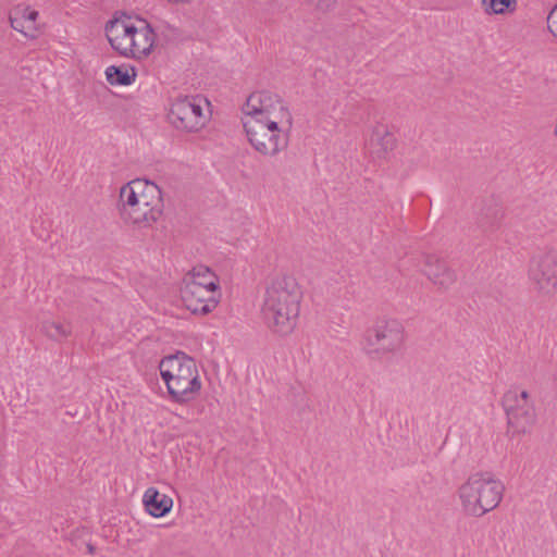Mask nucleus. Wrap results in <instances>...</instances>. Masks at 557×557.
I'll use <instances>...</instances> for the list:
<instances>
[{
    "instance_id": "nucleus-9",
    "label": "nucleus",
    "mask_w": 557,
    "mask_h": 557,
    "mask_svg": "<svg viewBox=\"0 0 557 557\" xmlns=\"http://www.w3.org/2000/svg\"><path fill=\"white\" fill-rule=\"evenodd\" d=\"M529 278L534 290L544 297H552L557 292V249L544 246L530 259Z\"/></svg>"
},
{
    "instance_id": "nucleus-22",
    "label": "nucleus",
    "mask_w": 557,
    "mask_h": 557,
    "mask_svg": "<svg viewBox=\"0 0 557 557\" xmlns=\"http://www.w3.org/2000/svg\"><path fill=\"white\" fill-rule=\"evenodd\" d=\"M547 28L557 38V4L553 7L547 15Z\"/></svg>"
},
{
    "instance_id": "nucleus-6",
    "label": "nucleus",
    "mask_w": 557,
    "mask_h": 557,
    "mask_svg": "<svg viewBox=\"0 0 557 557\" xmlns=\"http://www.w3.org/2000/svg\"><path fill=\"white\" fill-rule=\"evenodd\" d=\"M406 330L401 321L387 318L376 321L361 339L368 358L374 361L389 360L401 352L406 345Z\"/></svg>"
},
{
    "instance_id": "nucleus-18",
    "label": "nucleus",
    "mask_w": 557,
    "mask_h": 557,
    "mask_svg": "<svg viewBox=\"0 0 557 557\" xmlns=\"http://www.w3.org/2000/svg\"><path fill=\"white\" fill-rule=\"evenodd\" d=\"M506 414L533 406L528 391L509 389L503 397Z\"/></svg>"
},
{
    "instance_id": "nucleus-4",
    "label": "nucleus",
    "mask_w": 557,
    "mask_h": 557,
    "mask_svg": "<svg viewBox=\"0 0 557 557\" xmlns=\"http://www.w3.org/2000/svg\"><path fill=\"white\" fill-rule=\"evenodd\" d=\"M504 492V483L494 474L476 472L458 487L457 493L463 513L481 518L498 507Z\"/></svg>"
},
{
    "instance_id": "nucleus-11",
    "label": "nucleus",
    "mask_w": 557,
    "mask_h": 557,
    "mask_svg": "<svg viewBox=\"0 0 557 557\" xmlns=\"http://www.w3.org/2000/svg\"><path fill=\"white\" fill-rule=\"evenodd\" d=\"M181 297L184 306L191 313L206 315L216 308L221 295L210 288L206 289L195 284L183 283Z\"/></svg>"
},
{
    "instance_id": "nucleus-19",
    "label": "nucleus",
    "mask_w": 557,
    "mask_h": 557,
    "mask_svg": "<svg viewBox=\"0 0 557 557\" xmlns=\"http://www.w3.org/2000/svg\"><path fill=\"white\" fill-rule=\"evenodd\" d=\"M137 73L133 66H108L106 78L111 85L128 86L136 79Z\"/></svg>"
},
{
    "instance_id": "nucleus-21",
    "label": "nucleus",
    "mask_w": 557,
    "mask_h": 557,
    "mask_svg": "<svg viewBox=\"0 0 557 557\" xmlns=\"http://www.w3.org/2000/svg\"><path fill=\"white\" fill-rule=\"evenodd\" d=\"M518 0H482L481 5L488 15H503L513 13L517 9Z\"/></svg>"
},
{
    "instance_id": "nucleus-10",
    "label": "nucleus",
    "mask_w": 557,
    "mask_h": 557,
    "mask_svg": "<svg viewBox=\"0 0 557 557\" xmlns=\"http://www.w3.org/2000/svg\"><path fill=\"white\" fill-rule=\"evenodd\" d=\"M203 104L209 101L199 96H185L176 98L169 112L171 124L178 131L185 133H197L201 131L209 117L203 112Z\"/></svg>"
},
{
    "instance_id": "nucleus-14",
    "label": "nucleus",
    "mask_w": 557,
    "mask_h": 557,
    "mask_svg": "<svg viewBox=\"0 0 557 557\" xmlns=\"http://www.w3.org/2000/svg\"><path fill=\"white\" fill-rule=\"evenodd\" d=\"M143 503L147 512L156 518L165 516L173 507V499L165 494H161L156 487L146 490Z\"/></svg>"
},
{
    "instance_id": "nucleus-23",
    "label": "nucleus",
    "mask_w": 557,
    "mask_h": 557,
    "mask_svg": "<svg viewBox=\"0 0 557 557\" xmlns=\"http://www.w3.org/2000/svg\"><path fill=\"white\" fill-rule=\"evenodd\" d=\"M88 550H89L90 553H92L94 548H92V546H91V545H89V546H88Z\"/></svg>"
},
{
    "instance_id": "nucleus-1",
    "label": "nucleus",
    "mask_w": 557,
    "mask_h": 557,
    "mask_svg": "<svg viewBox=\"0 0 557 557\" xmlns=\"http://www.w3.org/2000/svg\"><path fill=\"white\" fill-rule=\"evenodd\" d=\"M302 290L293 275L278 274L271 278L264 289L261 315L267 327L277 336H287L297 326Z\"/></svg>"
},
{
    "instance_id": "nucleus-17",
    "label": "nucleus",
    "mask_w": 557,
    "mask_h": 557,
    "mask_svg": "<svg viewBox=\"0 0 557 557\" xmlns=\"http://www.w3.org/2000/svg\"><path fill=\"white\" fill-rule=\"evenodd\" d=\"M183 283L195 284L206 289L219 292V278L208 267L197 265L193 268Z\"/></svg>"
},
{
    "instance_id": "nucleus-5",
    "label": "nucleus",
    "mask_w": 557,
    "mask_h": 557,
    "mask_svg": "<svg viewBox=\"0 0 557 557\" xmlns=\"http://www.w3.org/2000/svg\"><path fill=\"white\" fill-rule=\"evenodd\" d=\"M106 32L111 47L126 58H147L156 42V33L145 20H116L110 22Z\"/></svg>"
},
{
    "instance_id": "nucleus-7",
    "label": "nucleus",
    "mask_w": 557,
    "mask_h": 557,
    "mask_svg": "<svg viewBox=\"0 0 557 557\" xmlns=\"http://www.w3.org/2000/svg\"><path fill=\"white\" fill-rule=\"evenodd\" d=\"M243 127L249 145L262 157L275 158L286 150L293 126L244 119Z\"/></svg>"
},
{
    "instance_id": "nucleus-16",
    "label": "nucleus",
    "mask_w": 557,
    "mask_h": 557,
    "mask_svg": "<svg viewBox=\"0 0 557 557\" xmlns=\"http://www.w3.org/2000/svg\"><path fill=\"white\" fill-rule=\"evenodd\" d=\"M507 416L508 432L512 435L528 433L536 420L534 406L517 410Z\"/></svg>"
},
{
    "instance_id": "nucleus-15",
    "label": "nucleus",
    "mask_w": 557,
    "mask_h": 557,
    "mask_svg": "<svg viewBox=\"0 0 557 557\" xmlns=\"http://www.w3.org/2000/svg\"><path fill=\"white\" fill-rule=\"evenodd\" d=\"M397 140L386 126H376L370 138V150L377 158H386L395 148Z\"/></svg>"
},
{
    "instance_id": "nucleus-8",
    "label": "nucleus",
    "mask_w": 557,
    "mask_h": 557,
    "mask_svg": "<svg viewBox=\"0 0 557 557\" xmlns=\"http://www.w3.org/2000/svg\"><path fill=\"white\" fill-rule=\"evenodd\" d=\"M243 112L245 119L293 126V114L288 103L281 95L271 90L263 89L250 94L243 106Z\"/></svg>"
},
{
    "instance_id": "nucleus-12",
    "label": "nucleus",
    "mask_w": 557,
    "mask_h": 557,
    "mask_svg": "<svg viewBox=\"0 0 557 557\" xmlns=\"http://www.w3.org/2000/svg\"><path fill=\"white\" fill-rule=\"evenodd\" d=\"M423 263V273L438 288L448 289L455 284L457 280L455 271L437 256L424 255Z\"/></svg>"
},
{
    "instance_id": "nucleus-20",
    "label": "nucleus",
    "mask_w": 557,
    "mask_h": 557,
    "mask_svg": "<svg viewBox=\"0 0 557 557\" xmlns=\"http://www.w3.org/2000/svg\"><path fill=\"white\" fill-rule=\"evenodd\" d=\"M41 330L46 336L57 342L66 339L72 334V327L70 323L52 320L44 321Z\"/></svg>"
},
{
    "instance_id": "nucleus-3",
    "label": "nucleus",
    "mask_w": 557,
    "mask_h": 557,
    "mask_svg": "<svg viewBox=\"0 0 557 557\" xmlns=\"http://www.w3.org/2000/svg\"><path fill=\"white\" fill-rule=\"evenodd\" d=\"M159 370L172 401L186 405L199 396L202 383L197 363L190 356L183 351L165 356Z\"/></svg>"
},
{
    "instance_id": "nucleus-2",
    "label": "nucleus",
    "mask_w": 557,
    "mask_h": 557,
    "mask_svg": "<svg viewBox=\"0 0 557 557\" xmlns=\"http://www.w3.org/2000/svg\"><path fill=\"white\" fill-rule=\"evenodd\" d=\"M117 211L127 226L138 230L152 227L163 214L160 187L143 178L124 184L119 193Z\"/></svg>"
},
{
    "instance_id": "nucleus-13",
    "label": "nucleus",
    "mask_w": 557,
    "mask_h": 557,
    "mask_svg": "<svg viewBox=\"0 0 557 557\" xmlns=\"http://www.w3.org/2000/svg\"><path fill=\"white\" fill-rule=\"evenodd\" d=\"M38 12L28 7H18L11 13L10 25L25 37L34 39L37 37Z\"/></svg>"
}]
</instances>
